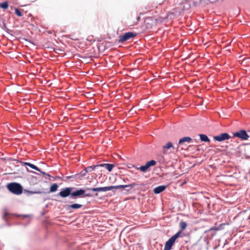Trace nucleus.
Wrapping results in <instances>:
<instances>
[{"mask_svg":"<svg viewBox=\"0 0 250 250\" xmlns=\"http://www.w3.org/2000/svg\"><path fill=\"white\" fill-rule=\"evenodd\" d=\"M141 185L139 184L136 183H133L129 185H118V186H111L109 187H100V188H88L87 190H90L92 191H107L110 190H112L113 189H119V188H128L126 189V190L127 192H131V189L132 188H134L135 190L139 189L140 188V186Z\"/></svg>","mask_w":250,"mask_h":250,"instance_id":"nucleus-1","label":"nucleus"},{"mask_svg":"<svg viewBox=\"0 0 250 250\" xmlns=\"http://www.w3.org/2000/svg\"><path fill=\"white\" fill-rule=\"evenodd\" d=\"M72 189V188H62L58 193V195L63 198L68 197L69 195L76 198L77 197L81 196L85 193V190L82 189L71 192Z\"/></svg>","mask_w":250,"mask_h":250,"instance_id":"nucleus-2","label":"nucleus"},{"mask_svg":"<svg viewBox=\"0 0 250 250\" xmlns=\"http://www.w3.org/2000/svg\"><path fill=\"white\" fill-rule=\"evenodd\" d=\"M7 188L9 191L16 195H20L22 193V187L18 183H10L7 185Z\"/></svg>","mask_w":250,"mask_h":250,"instance_id":"nucleus-3","label":"nucleus"},{"mask_svg":"<svg viewBox=\"0 0 250 250\" xmlns=\"http://www.w3.org/2000/svg\"><path fill=\"white\" fill-rule=\"evenodd\" d=\"M160 19L154 17H147L144 21V26L146 29L152 28L157 25L158 22H161Z\"/></svg>","mask_w":250,"mask_h":250,"instance_id":"nucleus-4","label":"nucleus"},{"mask_svg":"<svg viewBox=\"0 0 250 250\" xmlns=\"http://www.w3.org/2000/svg\"><path fill=\"white\" fill-rule=\"evenodd\" d=\"M181 233V231H179L175 234L170 238L165 243L164 250H170L174 245L177 238L180 237Z\"/></svg>","mask_w":250,"mask_h":250,"instance_id":"nucleus-5","label":"nucleus"},{"mask_svg":"<svg viewBox=\"0 0 250 250\" xmlns=\"http://www.w3.org/2000/svg\"><path fill=\"white\" fill-rule=\"evenodd\" d=\"M137 34L134 32H129L125 33L119 37V42L122 43L128 41L136 36Z\"/></svg>","mask_w":250,"mask_h":250,"instance_id":"nucleus-6","label":"nucleus"},{"mask_svg":"<svg viewBox=\"0 0 250 250\" xmlns=\"http://www.w3.org/2000/svg\"><path fill=\"white\" fill-rule=\"evenodd\" d=\"M156 164V162L155 160H152L150 161L147 162L145 166L140 167H137L135 165L132 167L137 169H139L143 172H146L147 169L152 166H154Z\"/></svg>","mask_w":250,"mask_h":250,"instance_id":"nucleus-7","label":"nucleus"},{"mask_svg":"<svg viewBox=\"0 0 250 250\" xmlns=\"http://www.w3.org/2000/svg\"><path fill=\"white\" fill-rule=\"evenodd\" d=\"M233 136L238 137L244 140H247L249 138V136L244 130H241L239 131L234 133Z\"/></svg>","mask_w":250,"mask_h":250,"instance_id":"nucleus-8","label":"nucleus"},{"mask_svg":"<svg viewBox=\"0 0 250 250\" xmlns=\"http://www.w3.org/2000/svg\"><path fill=\"white\" fill-rule=\"evenodd\" d=\"M230 138V135L227 133H221L217 136L213 137V139L215 141H217L218 142H222L225 140H228Z\"/></svg>","mask_w":250,"mask_h":250,"instance_id":"nucleus-9","label":"nucleus"},{"mask_svg":"<svg viewBox=\"0 0 250 250\" xmlns=\"http://www.w3.org/2000/svg\"><path fill=\"white\" fill-rule=\"evenodd\" d=\"M170 148L174 149V146L171 142H168L165 145L163 146L162 152L163 154H167L168 152L167 150Z\"/></svg>","mask_w":250,"mask_h":250,"instance_id":"nucleus-10","label":"nucleus"},{"mask_svg":"<svg viewBox=\"0 0 250 250\" xmlns=\"http://www.w3.org/2000/svg\"><path fill=\"white\" fill-rule=\"evenodd\" d=\"M94 166H96V168L101 167H104L109 172L111 171L113 167H115L113 164H102Z\"/></svg>","mask_w":250,"mask_h":250,"instance_id":"nucleus-11","label":"nucleus"},{"mask_svg":"<svg viewBox=\"0 0 250 250\" xmlns=\"http://www.w3.org/2000/svg\"><path fill=\"white\" fill-rule=\"evenodd\" d=\"M96 168V166H95L94 165L88 167L86 168H85L84 170H83L80 173V176H85L86 175V173L88 171H91Z\"/></svg>","mask_w":250,"mask_h":250,"instance_id":"nucleus-12","label":"nucleus"},{"mask_svg":"<svg viewBox=\"0 0 250 250\" xmlns=\"http://www.w3.org/2000/svg\"><path fill=\"white\" fill-rule=\"evenodd\" d=\"M192 139L189 137H185L179 140L178 145L177 149H178L180 146L183 145L184 143L187 142L189 143L191 141Z\"/></svg>","mask_w":250,"mask_h":250,"instance_id":"nucleus-13","label":"nucleus"},{"mask_svg":"<svg viewBox=\"0 0 250 250\" xmlns=\"http://www.w3.org/2000/svg\"><path fill=\"white\" fill-rule=\"evenodd\" d=\"M83 205L81 204L75 203L70 205L65 206V208L67 210H70L71 209H78L82 207Z\"/></svg>","mask_w":250,"mask_h":250,"instance_id":"nucleus-14","label":"nucleus"},{"mask_svg":"<svg viewBox=\"0 0 250 250\" xmlns=\"http://www.w3.org/2000/svg\"><path fill=\"white\" fill-rule=\"evenodd\" d=\"M21 163L22 166H27L34 169H35L38 171H41V169L40 168H39L37 166L32 164H31L28 162H21Z\"/></svg>","mask_w":250,"mask_h":250,"instance_id":"nucleus-15","label":"nucleus"},{"mask_svg":"<svg viewBox=\"0 0 250 250\" xmlns=\"http://www.w3.org/2000/svg\"><path fill=\"white\" fill-rule=\"evenodd\" d=\"M167 186H160L156 188H155L153 192L155 194H159L162 192H163L164 190H165Z\"/></svg>","mask_w":250,"mask_h":250,"instance_id":"nucleus-16","label":"nucleus"},{"mask_svg":"<svg viewBox=\"0 0 250 250\" xmlns=\"http://www.w3.org/2000/svg\"><path fill=\"white\" fill-rule=\"evenodd\" d=\"M199 137L200 140L203 142H209L210 141V140L206 135L199 134Z\"/></svg>","mask_w":250,"mask_h":250,"instance_id":"nucleus-17","label":"nucleus"},{"mask_svg":"<svg viewBox=\"0 0 250 250\" xmlns=\"http://www.w3.org/2000/svg\"><path fill=\"white\" fill-rule=\"evenodd\" d=\"M58 188V185L55 183L53 184L50 188V192H54L57 190Z\"/></svg>","mask_w":250,"mask_h":250,"instance_id":"nucleus-18","label":"nucleus"},{"mask_svg":"<svg viewBox=\"0 0 250 250\" xmlns=\"http://www.w3.org/2000/svg\"><path fill=\"white\" fill-rule=\"evenodd\" d=\"M180 228H181V231L182 232L183 230L186 229L187 228V225L185 222L181 221L179 224Z\"/></svg>","mask_w":250,"mask_h":250,"instance_id":"nucleus-19","label":"nucleus"},{"mask_svg":"<svg viewBox=\"0 0 250 250\" xmlns=\"http://www.w3.org/2000/svg\"><path fill=\"white\" fill-rule=\"evenodd\" d=\"M0 7L4 9H6L8 7V3L7 1H4L0 4Z\"/></svg>","mask_w":250,"mask_h":250,"instance_id":"nucleus-20","label":"nucleus"},{"mask_svg":"<svg viewBox=\"0 0 250 250\" xmlns=\"http://www.w3.org/2000/svg\"><path fill=\"white\" fill-rule=\"evenodd\" d=\"M222 225L221 224L219 227H214L211 228L210 229L207 230L206 232H209L211 230L217 231V230H220L221 229V228Z\"/></svg>","mask_w":250,"mask_h":250,"instance_id":"nucleus-21","label":"nucleus"},{"mask_svg":"<svg viewBox=\"0 0 250 250\" xmlns=\"http://www.w3.org/2000/svg\"><path fill=\"white\" fill-rule=\"evenodd\" d=\"M15 14L19 17H21L22 16L21 12L18 8H15Z\"/></svg>","mask_w":250,"mask_h":250,"instance_id":"nucleus-22","label":"nucleus"},{"mask_svg":"<svg viewBox=\"0 0 250 250\" xmlns=\"http://www.w3.org/2000/svg\"><path fill=\"white\" fill-rule=\"evenodd\" d=\"M9 215V213L7 211H5L3 215V219L5 220H7L6 217Z\"/></svg>","mask_w":250,"mask_h":250,"instance_id":"nucleus-23","label":"nucleus"},{"mask_svg":"<svg viewBox=\"0 0 250 250\" xmlns=\"http://www.w3.org/2000/svg\"><path fill=\"white\" fill-rule=\"evenodd\" d=\"M140 19H141L140 17L138 16L136 19V21L134 22L133 24L134 25L137 24L138 23V22L140 21Z\"/></svg>","mask_w":250,"mask_h":250,"instance_id":"nucleus-24","label":"nucleus"},{"mask_svg":"<svg viewBox=\"0 0 250 250\" xmlns=\"http://www.w3.org/2000/svg\"><path fill=\"white\" fill-rule=\"evenodd\" d=\"M40 172L41 173H42V174H43V175H47V176H50V175H49V174H47V173H45V172H42V171L41 170V171H40Z\"/></svg>","mask_w":250,"mask_h":250,"instance_id":"nucleus-25","label":"nucleus"},{"mask_svg":"<svg viewBox=\"0 0 250 250\" xmlns=\"http://www.w3.org/2000/svg\"><path fill=\"white\" fill-rule=\"evenodd\" d=\"M84 196L85 197H88V196H90V194H85Z\"/></svg>","mask_w":250,"mask_h":250,"instance_id":"nucleus-26","label":"nucleus"},{"mask_svg":"<svg viewBox=\"0 0 250 250\" xmlns=\"http://www.w3.org/2000/svg\"><path fill=\"white\" fill-rule=\"evenodd\" d=\"M216 233L215 232L214 234H213L212 235L213 236L214 235H215Z\"/></svg>","mask_w":250,"mask_h":250,"instance_id":"nucleus-27","label":"nucleus"}]
</instances>
